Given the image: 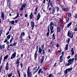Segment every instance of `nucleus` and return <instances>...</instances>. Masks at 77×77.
<instances>
[{"mask_svg": "<svg viewBox=\"0 0 77 77\" xmlns=\"http://www.w3.org/2000/svg\"><path fill=\"white\" fill-rule=\"evenodd\" d=\"M54 24L53 23V22H50V24L49 26V27L50 28V29L51 31V33H53L54 32V30H53V29H54L53 27H54Z\"/></svg>", "mask_w": 77, "mask_h": 77, "instance_id": "f257e3e1", "label": "nucleus"}, {"mask_svg": "<svg viewBox=\"0 0 77 77\" xmlns=\"http://www.w3.org/2000/svg\"><path fill=\"white\" fill-rule=\"evenodd\" d=\"M29 69H30V66L28 67V70L27 71L28 77H31L32 76V73L30 72Z\"/></svg>", "mask_w": 77, "mask_h": 77, "instance_id": "f03ea898", "label": "nucleus"}, {"mask_svg": "<svg viewBox=\"0 0 77 77\" xmlns=\"http://www.w3.org/2000/svg\"><path fill=\"white\" fill-rule=\"evenodd\" d=\"M74 60V58L72 59H70L68 61V63L67 64V66L70 65V64H72L73 62V61Z\"/></svg>", "mask_w": 77, "mask_h": 77, "instance_id": "7ed1b4c3", "label": "nucleus"}, {"mask_svg": "<svg viewBox=\"0 0 77 77\" xmlns=\"http://www.w3.org/2000/svg\"><path fill=\"white\" fill-rule=\"evenodd\" d=\"M26 4H24L21 6V8L19 9V11H23V9H24V8H25V7L26 6Z\"/></svg>", "mask_w": 77, "mask_h": 77, "instance_id": "20e7f679", "label": "nucleus"}, {"mask_svg": "<svg viewBox=\"0 0 77 77\" xmlns=\"http://www.w3.org/2000/svg\"><path fill=\"white\" fill-rule=\"evenodd\" d=\"M16 56V51H14V53L12 54L11 57V59H13L14 58H15Z\"/></svg>", "mask_w": 77, "mask_h": 77, "instance_id": "39448f33", "label": "nucleus"}, {"mask_svg": "<svg viewBox=\"0 0 77 77\" xmlns=\"http://www.w3.org/2000/svg\"><path fill=\"white\" fill-rule=\"evenodd\" d=\"M67 35L68 36H69L71 38H72L73 37V34L71 33L70 32H68Z\"/></svg>", "mask_w": 77, "mask_h": 77, "instance_id": "423d86ee", "label": "nucleus"}, {"mask_svg": "<svg viewBox=\"0 0 77 77\" xmlns=\"http://www.w3.org/2000/svg\"><path fill=\"white\" fill-rule=\"evenodd\" d=\"M1 17L2 20H4V18H5V14H4V12H2L1 13Z\"/></svg>", "mask_w": 77, "mask_h": 77, "instance_id": "0eeeda50", "label": "nucleus"}, {"mask_svg": "<svg viewBox=\"0 0 77 77\" xmlns=\"http://www.w3.org/2000/svg\"><path fill=\"white\" fill-rule=\"evenodd\" d=\"M31 27H32V30H33V28H34V26H35L34 25V22H31Z\"/></svg>", "mask_w": 77, "mask_h": 77, "instance_id": "6e6552de", "label": "nucleus"}, {"mask_svg": "<svg viewBox=\"0 0 77 77\" xmlns=\"http://www.w3.org/2000/svg\"><path fill=\"white\" fill-rule=\"evenodd\" d=\"M41 17V14H40V13H38L37 15V19L36 21H38Z\"/></svg>", "mask_w": 77, "mask_h": 77, "instance_id": "1a4fd4ad", "label": "nucleus"}, {"mask_svg": "<svg viewBox=\"0 0 77 77\" xmlns=\"http://www.w3.org/2000/svg\"><path fill=\"white\" fill-rule=\"evenodd\" d=\"M63 61V58L62 56H61L60 57V62H62Z\"/></svg>", "mask_w": 77, "mask_h": 77, "instance_id": "9d476101", "label": "nucleus"}, {"mask_svg": "<svg viewBox=\"0 0 77 77\" xmlns=\"http://www.w3.org/2000/svg\"><path fill=\"white\" fill-rule=\"evenodd\" d=\"M71 52L72 53V56H74V49L73 48H71Z\"/></svg>", "mask_w": 77, "mask_h": 77, "instance_id": "9b49d317", "label": "nucleus"}, {"mask_svg": "<svg viewBox=\"0 0 77 77\" xmlns=\"http://www.w3.org/2000/svg\"><path fill=\"white\" fill-rule=\"evenodd\" d=\"M9 64H8V63H7L6 66H5V68L6 70H8L9 69Z\"/></svg>", "mask_w": 77, "mask_h": 77, "instance_id": "f8f14e48", "label": "nucleus"}, {"mask_svg": "<svg viewBox=\"0 0 77 77\" xmlns=\"http://www.w3.org/2000/svg\"><path fill=\"white\" fill-rule=\"evenodd\" d=\"M51 0H49L48 2L50 3V5L52 8H53V2L52 1H50Z\"/></svg>", "mask_w": 77, "mask_h": 77, "instance_id": "ddd939ff", "label": "nucleus"}, {"mask_svg": "<svg viewBox=\"0 0 77 77\" xmlns=\"http://www.w3.org/2000/svg\"><path fill=\"white\" fill-rule=\"evenodd\" d=\"M48 32L47 33V36H48L49 35V33L50 32V28H49V25L48 26Z\"/></svg>", "mask_w": 77, "mask_h": 77, "instance_id": "4468645a", "label": "nucleus"}, {"mask_svg": "<svg viewBox=\"0 0 77 77\" xmlns=\"http://www.w3.org/2000/svg\"><path fill=\"white\" fill-rule=\"evenodd\" d=\"M39 54H41L42 52V49L41 48H39V51H38Z\"/></svg>", "mask_w": 77, "mask_h": 77, "instance_id": "2eb2a0df", "label": "nucleus"}, {"mask_svg": "<svg viewBox=\"0 0 77 77\" xmlns=\"http://www.w3.org/2000/svg\"><path fill=\"white\" fill-rule=\"evenodd\" d=\"M8 55H7L6 56H5L4 58V62H5V60H7V59H8Z\"/></svg>", "mask_w": 77, "mask_h": 77, "instance_id": "dca6fc26", "label": "nucleus"}, {"mask_svg": "<svg viewBox=\"0 0 77 77\" xmlns=\"http://www.w3.org/2000/svg\"><path fill=\"white\" fill-rule=\"evenodd\" d=\"M44 57L43 56L42 57V59L40 61L41 63H42V62H43V61H44Z\"/></svg>", "mask_w": 77, "mask_h": 77, "instance_id": "f3484780", "label": "nucleus"}, {"mask_svg": "<svg viewBox=\"0 0 77 77\" xmlns=\"http://www.w3.org/2000/svg\"><path fill=\"white\" fill-rule=\"evenodd\" d=\"M35 12H34V14L36 15V12H37V11H38V7H36V8L34 10Z\"/></svg>", "mask_w": 77, "mask_h": 77, "instance_id": "a211bd4d", "label": "nucleus"}, {"mask_svg": "<svg viewBox=\"0 0 77 77\" xmlns=\"http://www.w3.org/2000/svg\"><path fill=\"white\" fill-rule=\"evenodd\" d=\"M10 24H12L13 25H14V24H15V22H14V20H13L12 21H11L10 22Z\"/></svg>", "mask_w": 77, "mask_h": 77, "instance_id": "6ab92c4d", "label": "nucleus"}, {"mask_svg": "<svg viewBox=\"0 0 77 77\" xmlns=\"http://www.w3.org/2000/svg\"><path fill=\"white\" fill-rule=\"evenodd\" d=\"M60 27H57V32H60Z\"/></svg>", "mask_w": 77, "mask_h": 77, "instance_id": "aec40b11", "label": "nucleus"}, {"mask_svg": "<svg viewBox=\"0 0 77 77\" xmlns=\"http://www.w3.org/2000/svg\"><path fill=\"white\" fill-rule=\"evenodd\" d=\"M32 17H33V14L32 13H31L30 15L29 16V18L30 20H31V19H32Z\"/></svg>", "mask_w": 77, "mask_h": 77, "instance_id": "412c9836", "label": "nucleus"}, {"mask_svg": "<svg viewBox=\"0 0 77 77\" xmlns=\"http://www.w3.org/2000/svg\"><path fill=\"white\" fill-rule=\"evenodd\" d=\"M63 11H65L66 12H67L68 11V8H63Z\"/></svg>", "mask_w": 77, "mask_h": 77, "instance_id": "4be33fe9", "label": "nucleus"}, {"mask_svg": "<svg viewBox=\"0 0 77 77\" xmlns=\"http://www.w3.org/2000/svg\"><path fill=\"white\" fill-rule=\"evenodd\" d=\"M72 68H70L68 69H67V70L68 72H69V71H72Z\"/></svg>", "mask_w": 77, "mask_h": 77, "instance_id": "5701e85b", "label": "nucleus"}, {"mask_svg": "<svg viewBox=\"0 0 77 77\" xmlns=\"http://www.w3.org/2000/svg\"><path fill=\"white\" fill-rule=\"evenodd\" d=\"M17 16H16L14 18V19H15V18H17L18 17H19V13H17Z\"/></svg>", "mask_w": 77, "mask_h": 77, "instance_id": "b1692460", "label": "nucleus"}, {"mask_svg": "<svg viewBox=\"0 0 77 77\" xmlns=\"http://www.w3.org/2000/svg\"><path fill=\"white\" fill-rule=\"evenodd\" d=\"M71 24H72V23L71 22L68 24L67 26V28L69 27V26L71 25Z\"/></svg>", "mask_w": 77, "mask_h": 77, "instance_id": "393cba45", "label": "nucleus"}, {"mask_svg": "<svg viewBox=\"0 0 77 77\" xmlns=\"http://www.w3.org/2000/svg\"><path fill=\"white\" fill-rule=\"evenodd\" d=\"M42 71V69H40L38 71V74H40V73H41V72Z\"/></svg>", "mask_w": 77, "mask_h": 77, "instance_id": "a878e982", "label": "nucleus"}, {"mask_svg": "<svg viewBox=\"0 0 77 77\" xmlns=\"http://www.w3.org/2000/svg\"><path fill=\"white\" fill-rule=\"evenodd\" d=\"M10 38H11V35H8L7 36V39L8 40L10 39Z\"/></svg>", "mask_w": 77, "mask_h": 77, "instance_id": "bb28decb", "label": "nucleus"}, {"mask_svg": "<svg viewBox=\"0 0 77 77\" xmlns=\"http://www.w3.org/2000/svg\"><path fill=\"white\" fill-rule=\"evenodd\" d=\"M37 56V55L36 54V53H35L34 54V57H35L34 60H36V58Z\"/></svg>", "mask_w": 77, "mask_h": 77, "instance_id": "cd10ccee", "label": "nucleus"}, {"mask_svg": "<svg viewBox=\"0 0 77 77\" xmlns=\"http://www.w3.org/2000/svg\"><path fill=\"white\" fill-rule=\"evenodd\" d=\"M12 73H10L8 75V77H12Z\"/></svg>", "mask_w": 77, "mask_h": 77, "instance_id": "c85d7f7f", "label": "nucleus"}, {"mask_svg": "<svg viewBox=\"0 0 77 77\" xmlns=\"http://www.w3.org/2000/svg\"><path fill=\"white\" fill-rule=\"evenodd\" d=\"M0 67V73H1V72H2V66L1 65Z\"/></svg>", "mask_w": 77, "mask_h": 77, "instance_id": "c756f323", "label": "nucleus"}, {"mask_svg": "<svg viewBox=\"0 0 77 77\" xmlns=\"http://www.w3.org/2000/svg\"><path fill=\"white\" fill-rule=\"evenodd\" d=\"M56 8L57 10V12H58L59 11V8L58 7H56Z\"/></svg>", "mask_w": 77, "mask_h": 77, "instance_id": "7c9ffc66", "label": "nucleus"}, {"mask_svg": "<svg viewBox=\"0 0 77 77\" xmlns=\"http://www.w3.org/2000/svg\"><path fill=\"white\" fill-rule=\"evenodd\" d=\"M54 34H53V35L52 38H53V40H54V39H55V36H54Z\"/></svg>", "mask_w": 77, "mask_h": 77, "instance_id": "2f4dec72", "label": "nucleus"}, {"mask_svg": "<svg viewBox=\"0 0 77 77\" xmlns=\"http://www.w3.org/2000/svg\"><path fill=\"white\" fill-rule=\"evenodd\" d=\"M55 12V9L53 8L52 10V14H54Z\"/></svg>", "mask_w": 77, "mask_h": 77, "instance_id": "473e14b6", "label": "nucleus"}, {"mask_svg": "<svg viewBox=\"0 0 77 77\" xmlns=\"http://www.w3.org/2000/svg\"><path fill=\"white\" fill-rule=\"evenodd\" d=\"M17 42H14L13 43V45H14V46H15V45H17Z\"/></svg>", "mask_w": 77, "mask_h": 77, "instance_id": "72a5a7b5", "label": "nucleus"}, {"mask_svg": "<svg viewBox=\"0 0 77 77\" xmlns=\"http://www.w3.org/2000/svg\"><path fill=\"white\" fill-rule=\"evenodd\" d=\"M11 39L10 40V42H12V40H13V39H14V38H13V37L12 36H11Z\"/></svg>", "mask_w": 77, "mask_h": 77, "instance_id": "f704fd0d", "label": "nucleus"}, {"mask_svg": "<svg viewBox=\"0 0 77 77\" xmlns=\"http://www.w3.org/2000/svg\"><path fill=\"white\" fill-rule=\"evenodd\" d=\"M42 51H43V55H45V51H44V50H43Z\"/></svg>", "mask_w": 77, "mask_h": 77, "instance_id": "c9c22d12", "label": "nucleus"}, {"mask_svg": "<svg viewBox=\"0 0 77 77\" xmlns=\"http://www.w3.org/2000/svg\"><path fill=\"white\" fill-rule=\"evenodd\" d=\"M65 74H68V70L66 69L65 71Z\"/></svg>", "mask_w": 77, "mask_h": 77, "instance_id": "e433bc0d", "label": "nucleus"}, {"mask_svg": "<svg viewBox=\"0 0 77 77\" xmlns=\"http://www.w3.org/2000/svg\"><path fill=\"white\" fill-rule=\"evenodd\" d=\"M17 72H18L19 77H20V71H19V70H18Z\"/></svg>", "mask_w": 77, "mask_h": 77, "instance_id": "4c0bfd02", "label": "nucleus"}, {"mask_svg": "<svg viewBox=\"0 0 77 77\" xmlns=\"http://www.w3.org/2000/svg\"><path fill=\"white\" fill-rule=\"evenodd\" d=\"M3 32V30H1L0 31V37L1 36V35H2V32Z\"/></svg>", "mask_w": 77, "mask_h": 77, "instance_id": "58836bf2", "label": "nucleus"}, {"mask_svg": "<svg viewBox=\"0 0 77 77\" xmlns=\"http://www.w3.org/2000/svg\"><path fill=\"white\" fill-rule=\"evenodd\" d=\"M2 56H1V57L0 58V65L1 64V61H2Z\"/></svg>", "mask_w": 77, "mask_h": 77, "instance_id": "ea45409f", "label": "nucleus"}, {"mask_svg": "<svg viewBox=\"0 0 77 77\" xmlns=\"http://www.w3.org/2000/svg\"><path fill=\"white\" fill-rule=\"evenodd\" d=\"M66 21H68V20H69V18L68 17H66Z\"/></svg>", "mask_w": 77, "mask_h": 77, "instance_id": "a19ab883", "label": "nucleus"}, {"mask_svg": "<svg viewBox=\"0 0 77 77\" xmlns=\"http://www.w3.org/2000/svg\"><path fill=\"white\" fill-rule=\"evenodd\" d=\"M44 44H43V45L42 46V47H41V48H42V50L44 49Z\"/></svg>", "mask_w": 77, "mask_h": 77, "instance_id": "79ce46f5", "label": "nucleus"}, {"mask_svg": "<svg viewBox=\"0 0 77 77\" xmlns=\"http://www.w3.org/2000/svg\"><path fill=\"white\" fill-rule=\"evenodd\" d=\"M74 17L75 18H77V14H75Z\"/></svg>", "mask_w": 77, "mask_h": 77, "instance_id": "37998d69", "label": "nucleus"}, {"mask_svg": "<svg viewBox=\"0 0 77 77\" xmlns=\"http://www.w3.org/2000/svg\"><path fill=\"white\" fill-rule=\"evenodd\" d=\"M23 38L20 37V42H22L23 41Z\"/></svg>", "mask_w": 77, "mask_h": 77, "instance_id": "c03bdc74", "label": "nucleus"}, {"mask_svg": "<svg viewBox=\"0 0 77 77\" xmlns=\"http://www.w3.org/2000/svg\"><path fill=\"white\" fill-rule=\"evenodd\" d=\"M60 6H61V7H63V6H64V5H63V4H60Z\"/></svg>", "mask_w": 77, "mask_h": 77, "instance_id": "a18cd8bd", "label": "nucleus"}, {"mask_svg": "<svg viewBox=\"0 0 77 77\" xmlns=\"http://www.w3.org/2000/svg\"><path fill=\"white\" fill-rule=\"evenodd\" d=\"M20 38H23V32H21V33L20 35Z\"/></svg>", "mask_w": 77, "mask_h": 77, "instance_id": "49530a36", "label": "nucleus"}, {"mask_svg": "<svg viewBox=\"0 0 77 77\" xmlns=\"http://www.w3.org/2000/svg\"><path fill=\"white\" fill-rule=\"evenodd\" d=\"M68 15L69 17H71V14L70 13H68Z\"/></svg>", "mask_w": 77, "mask_h": 77, "instance_id": "de8ad7c7", "label": "nucleus"}, {"mask_svg": "<svg viewBox=\"0 0 77 77\" xmlns=\"http://www.w3.org/2000/svg\"><path fill=\"white\" fill-rule=\"evenodd\" d=\"M8 41V40H7V39L6 38L5 39V41H4V42H6Z\"/></svg>", "mask_w": 77, "mask_h": 77, "instance_id": "09e8293b", "label": "nucleus"}, {"mask_svg": "<svg viewBox=\"0 0 77 77\" xmlns=\"http://www.w3.org/2000/svg\"><path fill=\"white\" fill-rule=\"evenodd\" d=\"M2 49H3V48L2 47V45L0 46V50H2Z\"/></svg>", "mask_w": 77, "mask_h": 77, "instance_id": "8fccbe9b", "label": "nucleus"}, {"mask_svg": "<svg viewBox=\"0 0 77 77\" xmlns=\"http://www.w3.org/2000/svg\"><path fill=\"white\" fill-rule=\"evenodd\" d=\"M75 31V32H77V28H75L74 29Z\"/></svg>", "mask_w": 77, "mask_h": 77, "instance_id": "3c124183", "label": "nucleus"}, {"mask_svg": "<svg viewBox=\"0 0 77 77\" xmlns=\"http://www.w3.org/2000/svg\"><path fill=\"white\" fill-rule=\"evenodd\" d=\"M9 45H8V48H7V50L9 51L10 49H9Z\"/></svg>", "mask_w": 77, "mask_h": 77, "instance_id": "603ef678", "label": "nucleus"}, {"mask_svg": "<svg viewBox=\"0 0 77 77\" xmlns=\"http://www.w3.org/2000/svg\"><path fill=\"white\" fill-rule=\"evenodd\" d=\"M64 75H65V77H68V74H66Z\"/></svg>", "mask_w": 77, "mask_h": 77, "instance_id": "864d4df0", "label": "nucleus"}, {"mask_svg": "<svg viewBox=\"0 0 77 77\" xmlns=\"http://www.w3.org/2000/svg\"><path fill=\"white\" fill-rule=\"evenodd\" d=\"M19 63H20V62L17 61L16 63V64H19Z\"/></svg>", "mask_w": 77, "mask_h": 77, "instance_id": "5fc2aeb1", "label": "nucleus"}, {"mask_svg": "<svg viewBox=\"0 0 77 77\" xmlns=\"http://www.w3.org/2000/svg\"><path fill=\"white\" fill-rule=\"evenodd\" d=\"M20 58L17 59V61L20 62Z\"/></svg>", "mask_w": 77, "mask_h": 77, "instance_id": "6e6d98bb", "label": "nucleus"}, {"mask_svg": "<svg viewBox=\"0 0 77 77\" xmlns=\"http://www.w3.org/2000/svg\"><path fill=\"white\" fill-rule=\"evenodd\" d=\"M20 66H21V68H23V64L22 63H21Z\"/></svg>", "mask_w": 77, "mask_h": 77, "instance_id": "4d7b16f0", "label": "nucleus"}, {"mask_svg": "<svg viewBox=\"0 0 77 77\" xmlns=\"http://www.w3.org/2000/svg\"><path fill=\"white\" fill-rule=\"evenodd\" d=\"M68 48L65 47V50H68Z\"/></svg>", "mask_w": 77, "mask_h": 77, "instance_id": "13d9d810", "label": "nucleus"}, {"mask_svg": "<svg viewBox=\"0 0 77 77\" xmlns=\"http://www.w3.org/2000/svg\"><path fill=\"white\" fill-rule=\"evenodd\" d=\"M56 63L54 65V67H56Z\"/></svg>", "mask_w": 77, "mask_h": 77, "instance_id": "bf43d9fd", "label": "nucleus"}, {"mask_svg": "<svg viewBox=\"0 0 77 77\" xmlns=\"http://www.w3.org/2000/svg\"><path fill=\"white\" fill-rule=\"evenodd\" d=\"M62 54L63 56V55H64V52L63 51L62 52Z\"/></svg>", "mask_w": 77, "mask_h": 77, "instance_id": "052dcab7", "label": "nucleus"}, {"mask_svg": "<svg viewBox=\"0 0 77 77\" xmlns=\"http://www.w3.org/2000/svg\"><path fill=\"white\" fill-rule=\"evenodd\" d=\"M52 74H50L49 75V77H51V76H52Z\"/></svg>", "mask_w": 77, "mask_h": 77, "instance_id": "680f3d73", "label": "nucleus"}, {"mask_svg": "<svg viewBox=\"0 0 77 77\" xmlns=\"http://www.w3.org/2000/svg\"><path fill=\"white\" fill-rule=\"evenodd\" d=\"M2 47L3 48H5V45H3L2 46Z\"/></svg>", "mask_w": 77, "mask_h": 77, "instance_id": "e2e57ef3", "label": "nucleus"}, {"mask_svg": "<svg viewBox=\"0 0 77 77\" xmlns=\"http://www.w3.org/2000/svg\"><path fill=\"white\" fill-rule=\"evenodd\" d=\"M37 68V66L35 67L33 69V70H35V69Z\"/></svg>", "mask_w": 77, "mask_h": 77, "instance_id": "0e129e2a", "label": "nucleus"}, {"mask_svg": "<svg viewBox=\"0 0 77 77\" xmlns=\"http://www.w3.org/2000/svg\"><path fill=\"white\" fill-rule=\"evenodd\" d=\"M9 33V32L8 31L6 34V35H8Z\"/></svg>", "mask_w": 77, "mask_h": 77, "instance_id": "69168bd1", "label": "nucleus"}, {"mask_svg": "<svg viewBox=\"0 0 77 77\" xmlns=\"http://www.w3.org/2000/svg\"><path fill=\"white\" fill-rule=\"evenodd\" d=\"M45 0H43V3L44 4H45Z\"/></svg>", "mask_w": 77, "mask_h": 77, "instance_id": "338daca9", "label": "nucleus"}, {"mask_svg": "<svg viewBox=\"0 0 77 77\" xmlns=\"http://www.w3.org/2000/svg\"><path fill=\"white\" fill-rule=\"evenodd\" d=\"M18 22V20H16L15 21V23H17V22Z\"/></svg>", "mask_w": 77, "mask_h": 77, "instance_id": "774afa93", "label": "nucleus"}]
</instances>
